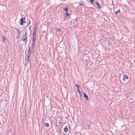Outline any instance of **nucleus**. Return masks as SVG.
Segmentation results:
<instances>
[{"label":"nucleus","instance_id":"1","mask_svg":"<svg viewBox=\"0 0 135 135\" xmlns=\"http://www.w3.org/2000/svg\"><path fill=\"white\" fill-rule=\"evenodd\" d=\"M31 55V51L30 47H28V51L27 54L26 55L25 57V62L26 65H27L30 62V57Z\"/></svg>","mask_w":135,"mask_h":135},{"label":"nucleus","instance_id":"2","mask_svg":"<svg viewBox=\"0 0 135 135\" xmlns=\"http://www.w3.org/2000/svg\"><path fill=\"white\" fill-rule=\"evenodd\" d=\"M26 18L25 17H24L21 18L20 21L19 22L20 24L21 25H22L23 23H26V21H25Z\"/></svg>","mask_w":135,"mask_h":135},{"label":"nucleus","instance_id":"3","mask_svg":"<svg viewBox=\"0 0 135 135\" xmlns=\"http://www.w3.org/2000/svg\"><path fill=\"white\" fill-rule=\"evenodd\" d=\"M27 33L26 32H25V34L23 36V37L24 38V39H23L22 40L23 41H25L26 42L27 41Z\"/></svg>","mask_w":135,"mask_h":135},{"label":"nucleus","instance_id":"4","mask_svg":"<svg viewBox=\"0 0 135 135\" xmlns=\"http://www.w3.org/2000/svg\"><path fill=\"white\" fill-rule=\"evenodd\" d=\"M83 94V97L85 98V99L87 101H88V96L86 95V93L84 92H82Z\"/></svg>","mask_w":135,"mask_h":135},{"label":"nucleus","instance_id":"5","mask_svg":"<svg viewBox=\"0 0 135 135\" xmlns=\"http://www.w3.org/2000/svg\"><path fill=\"white\" fill-rule=\"evenodd\" d=\"M107 43L108 45V46H110V40H111V39L109 38H107Z\"/></svg>","mask_w":135,"mask_h":135},{"label":"nucleus","instance_id":"6","mask_svg":"<svg viewBox=\"0 0 135 135\" xmlns=\"http://www.w3.org/2000/svg\"><path fill=\"white\" fill-rule=\"evenodd\" d=\"M96 5L100 9L101 8V6H100V4L99 3V2H96Z\"/></svg>","mask_w":135,"mask_h":135},{"label":"nucleus","instance_id":"7","mask_svg":"<svg viewBox=\"0 0 135 135\" xmlns=\"http://www.w3.org/2000/svg\"><path fill=\"white\" fill-rule=\"evenodd\" d=\"M78 4L80 5H83L84 4V2L83 1H81Z\"/></svg>","mask_w":135,"mask_h":135},{"label":"nucleus","instance_id":"8","mask_svg":"<svg viewBox=\"0 0 135 135\" xmlns=\"http://www.w3.org/2000/svg\"><path fill=\"white\" fill-rule=\"evenodd\" d=\"M68 130V128L67 127H65L64 129V131L65 132H66Z\"/></svg>","mask_w":135,"mask_h":135},{"label":"nucleus","instance_id":"9","mask_svg":"<svg viewBox=\"0 0 135 135\" xmlns=\"http://www.w3.org/2000/svg\"><path fill=\"white\" fill-rule=\"evenodd\" d=\"M15 29L18 32V34H20L21 33V31L19 30L18 28H16Z\"/></svg>","mask_w":135,"mask_h":135},{"label":"nucleus","instance_id":"10","mask_svg":"<svg viewBox=\"0 0 135 135\" xmlns=\"http://www.w3.org/2000/svg\"><path fill=\"white\" fill-rule=\"evenodd\" d=\"M44 125L46 127H47L48 126H49V123H45Z\"/></svg>","mask_w":135,"mask_h":135},{"label":"nucleus","instance_id":"11","mask_svg":"<svg viewBox=\"0 0 135 135\" xmlns=\"http://www.w3.org/2000/svg\"><path fill=\"white\" fill-rule=\"evenodd\" d=\"M120 10L119 9H118L117 11H116L115 12V14H117L118 13H120Z\"/></svg>","mask_w":135,"mask_h":135},{"label":"nucleus","instance_id":"12","mask_svg":"<svg viewBox=\"0 0 135 135\" xmlns=\"http://www.w3.org/2000/svg\"><path fill=\"white\" fill-rule=\"evenodd\" d=\"M37 28H36V27H35L33 31V33H36L37 31Z\"/></svg>","mask_w":135,"mask_h":135},{"label":"nucleus","instance_id":"13","mask_svg":"<svg viewBox=\"0 0 135 135\" xmlns=\"http://www.w3.org/2000/svg\"><path fill=\"white\" fill-rule=\"evenodd\" d=\"M77 91L79 93V95H81V93L80 90L79 89H77Z\"/></svg>","mask_w":135,"mask_h":135},{"label":"nucleus","instance_id":"14","mask_svg":"<svg viewBox=\"0 0 135 135\" xmlns=\"http://www.w3.org/2000/svg\"><path fill=\"white\" fill-rule=\"evenodd\" d=\"M35 40H36V38L33 37L32 43H35Z\"/></svg>","mask_w":135,"mask_h":135},{"label":"nucleus","instance_id":"15","mask_svg":"<svg viewBox=\"0 0 135 135\" xmlns=\"http://www.w3.org/2000/svg\"><path fill=\"white\" fill-rule=\"evenodd\" d=\"M123 76L124 77V78L127 79H128V77L126 75H123Z\"/></svg>","mask_w":135,"mask_h":135},{"label":"nucleus","instance_id":"16","mask_svg":"<svg viewBox=\"0 0 135 135\" xmlns=\"http://www.w3.org/2000/svg\"><path fill=\"white\" fill-rule=\"evenodd\" d=\"M64 10L66 11L65 12H68V9L67 8H65Z\"/></svg>","mask_w":135,"mask_h":135},{"label":"nucleus","instance_id":"17","mask_svg":"<svg viewBox=\"0 0 135 135\" xmlns=\"http://www.w3.org/2000/svg\"><path fill=\"white\" fill-rule=\"evenodd\" d=\"M36 33L33 32V37L36 38Z\"/></svg>","mask_w":135,"mask_h":135},{"label":"nucleus","instance_id":"18","mask_svg":"<svg viewBox=\"0 0 135 135\" xmlns=\"http://www.w3.org/2000/svg\"><path fill=\"white\" fill-rule=\"evenodd\" d=\"M6 39V37L4 36H2V39L4 41H5Z\"/></svg>","mask_w":135,"mask_h":135},{"label":"nucleus","instance_id":"19","mask_svg":"<svg viewBox=\"0 0 135 135\" xmlns=\"http://www.w3.org/2000/svg\"><path fill=\"white\" fill-rule=\"evenodd\" d=\"M90 2L92 4H93V2H94V0H90Z\"/></svg>","mask_w":135,"mask_h":135},{"label":"nucleus","instance_id":"20","mask_svg":"<svg viewBox=\"0 0 135 135\" xmlns=\"http://www.w3.org/2000/svg\"><path fill=\"white\" fill-rule=\"evenodd\" d=\"M30 23H31V22H30V21L29 22L27 23V26L26 27H25V30H26V28L28 26V25H30Z\"/></svg>","mask_w":135,"mask_h":135},{"label":"nucleus","instance_id":"21","mask_svg":"<svg viewBox=\"0 0 135 135\" xmlns=\"http://www.w3.org/2000/svg\"><path fill=\"white\" fill-rule=\"evenodd\" d=\"M35 44L34 43H32V49H33L34 48V45Z\"/></svg>","mask_w":135,"mask_h":135},{"label":"nucleus","instance_id":"22","mask_svg":"<svg viewBox=\"0 0 135 135\" xmlns=\"http://www.w3.org/2000/svg\"><path fill=\"white\" fill-rule=\"evenodd\" d=\"M59 123V124H62V120H59L58 122Z\"/></svg>","mask_w":135,"mask_h":135},{"label":"nucleus","instance_id":"23","mask_svg":"<svg viewBox=\"0 0 135 135\" xmlns=\"http://www.w3.org/2000/svg\"><path fill=\"white\" fill-rule=\"evenodd\" d=\"M69 15V14L68 13V12H65V15L66 16H68Z\"/></svg>","mask_w":135,"mask_h":135},{"label":"nucleus","instance_id":"24","mask_svg":"<svg viewBox=\"0 0 135 135\" xmlns=\"http://www.w3.org/2000/svg\"><path fill=\"white\" fill-rule=\"evenodd\" d=\"M75 86H76L77 88V89H79V85L78 84H76L75 85Z\"/></svg>","mask_w":135,"mask_h":135},{"label":"nucleus","instance_id":"25","mask_svg":"<svg viewBox=\"0 0 135 135\" xmlns=\"http://www.w3.org/2000/svg\"><path fill=\"white\" fill-rule=\"evenodd\" d=\"M20 34H18V33L17 34V35L16 36V37H17V38H18V37L20 36Z\"/></svg>","mask_w":135,"mask_h":135},{"label":"nucleus","instance_id":"26","mask_svg":"<svg viewBox=\"0 0 135 135\" xmlns=\"http://www.w3.org/2000/svg\"><path fill=\"white\" fill-rule=\"evenodd\" d=\"M129 100L131 102H132L133 101V100L132 98H130Z\"/></svg>","mask_w":135,"mask_h":135},{"label":"nucleus","instance_id":"27","mask_svg":"<svg viewBox=\"0 0 135 135\" xmlns=\"http://www.w3.org/2000/svg\"><path fill=\"white\" fill-rule=\"evenodd\" d=\"M56 30L57 31H59L60 30V29L59 28H57V29H56Z\"/></svg>","mask_w":135,"mask_h":135},{"label":"nucleus","instance_id":"28","mask_svg":"<svg viewBox=\"0 0 135 135\" xmlns=\"http://www.w3.org/2000/svg\"><path fill=\"white\" fill-rule=\"evenodd\" d=\"M112 4L113 5V6H114V4H113V0H112Z\"/></svg>","mask_w":135,"mask_h":135},{"label":"nucleus","instance_id":"29","mask_svg":"<svg viewBox=\"0 0 135 135\" xmlns=\"http://www.w3.org/2000/svg\"><path fill=\"white\" fill-rule=\"evenodd\" d=\"M123 81H125V78H124V77H123Z\"/></svg>","mask_w":135,"mask_h":135},{"label":"nucleus","instance_id":"30","mask_svg":"<svg viewBox=\"0 0 135 135\" xmlns=\"http://www.w3.org/2000/svg\"><path fill=\"white\" fill-rule=\"evenodd\" d=\"M37 23H36V26L35 27H36V28H37Z\"/></svg>","mask_w":135,"mask_h":135},{"label":"nucleus","instance_id":"31","mask_svg":"<svg viewBox=\"0 0 135 135\" xmlns=\"http://www.w3.org/2000/svg\"><path fill=\"white\" fill-rule=\"evenodd\" d=\"M32 27V26H29V30H30V28H31Z\"/></svg>","mask_w":135,"mask_h":135},{"label":"nucleus","instance_id":"32","mask_svg":"<svg viewBox=\"0 0 135 135\" xmlns=\"http://www.w3.org/2000/svg\"><path fill=\"white\" fill-rule=\"evenodd\" d=\"M74 135H76L75 134H74Z\"/></svg>","mask_w":135,"mask_h":135}]
</instances>
